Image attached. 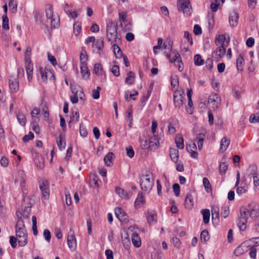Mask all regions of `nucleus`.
Masks as SVG:
<instances>
[{"label":"nucleus","instance_id":"obj_1","mask_svg":"<svg viewBox=\"0 0 259 259\" xmlns=\"http://www.w3.org/2000/svg\"><path fill=\"white\" fill-rule=\"evenodd\" d=\"M154 179L152 174L143 176L141 179L140 186L142 190L149 192L152 189L154 184Z\"/></svg>","mask_w":259,"mask_h":259},{"label":"nucleus","instance_id":"obj_2","mask_svg":"<svg viewBox=\"0 0 259 259\" xmlns=\"http://www.w3.org/2000/svg\"><path fill=\"white\" fill-rule=\"evenodd\" d=\"M56 17L54 15L53 9L52 6H49V8L46 10V17L40 14L39 13H36L35 15V19L37 21H39L42 24H45L46 26V21L48 20H51L53 18Z\"/></svg>","mask_w":259,"mask_h":259},{"label":"nucleus","instance_id":"obj_3","mask_svg":"<svg viewBox=\"0 0 259 259\" xmlns=\"http://www.w3.org/2000/svg\"><path fill=\"white\" fill-rule=\"evenodd\" d=\"M177 7L179 11H182L185 16H189L191 14L192 8L190 0H178Z\"/></svg>","mask_w":259,"mask_h":259},{"label":"nucleus","instance_id":"obj_4","mask_svg":"<svg viewBox=\"0 0 259 259\" xmlns=\"http://www.w3.org/2000/svg\"><path fill=\"white\" fill-rule=\"evenodd\" d=\"M240 212L248 218L250 217L255 219L259 216V208L256 206L248 205L247 207H242L240 208Z\"/></svg>","mask_w":259,"mask_h":259},{"label":"nucleus","instance_id":"obj_5","mask_svg":"<svg viewBox=\"0 0 259 259\" xmlns=\"http://www.w3.org/2000/svg\"><path fill=\"white\" fill-rule=\"evenodd\" d=\"M16 214L18 218L17 222L15 226V232L16 237L20 236L21 235H27V231L25 229V226L24 224V222L21 217H19V214H21V213L19 211L16 212Z\"/></svg>","mask_w":259,"mask_h":259},{"label":"nucleus","instance_id":"obj_6","mask_svg":"<svg viewBox=\"0 0 259 259\" xmlns=\"http://www.w3.org/2000/svg\"><path fill=\"white\" fill-rule=\"evenodd\" d=\"M174 54L175 56L172 58H171V54H167L166 55V57L167 59L169 60V62L171 63H174L175 66L177 68H178V70L180 72H182L184 70V65L182 61V59L180 54L178 52H174Z\"/></svg>","mask_w":259,"mask_h":259},{"label":"nucleus","instance_id":"obj_7","mask_svg":"<svg viewBox=\"0 0 259 259\" xmlns=\"http://www.w3.org/2000/svg\"><path fill=\"white\" fill-rule=\"evenodd\" d=\"M208 103L211 104L213 110H215L221 105V98L218 94H211L208 97Z\"/></svg>","mask_w":259,"mask_h":259},{"label":"nucleus","instance_id":"obj_8","mask_svg":"<svg viewBox=\"0 0 259 259\" xmlns=\"http://www.w3.org/2000/svg\"><path fill=\"white\" fill-rule=\"evenodd\" d=\"M230 41L229 36H226L224 34H221L216 36L214 43L216 46H222L228 47Z\"/></svg>","mask_w":259,"mask_h":259},{"label":"nucleus","instance_id":"obj_9","mask_svg":"<svg viewBox=\"0 0 259 259\" xmlns=\"http://www.w3.org/2000/svg\"><path fill=\"white\" fill-rule=\"evenodd\" d=\"M39 189L41 191L42 195L44 199H48L50 196L49 183L46 180L41 181L39 184Z\"/></svg>","mask_w":259,"mask_h":259},{"label":"nucleus","instance_id":"obj_10","mask_svg":"<svg viewBox=\"0 0 259 259\" xmlns=\"http://www.w3.org/2000/svg\"><path fill=\"white\" fill-rule=\"evenodd\" d=\"M122 29V24L110 21L107 25L106 32H120Z\"/></svg>","mask_w":259,"mask_h":259},{"label":"nucleus","instance_id":"obj_11","mask_svg":"<svg viewBox=\"0 0 259 259\" xmlns=\"http://www.w3.org/2000/svg\"><path fill=\"white\" fill-rule=\"evenodd\" d=\"M9 88L11 92L16 93L19 90V81L16 76H11L9 80Z\"/></svg>","mask_w":259,"mask_h":259},{"label":"nucleus","instance_id":"obj_12","mask_svg":"<svg viewBox=\"0 0 259 259\" xmlns=\"http://www.w3.org/2000/svg\"><path fill=\"white\" fill-rule=\"evenodd\" d=\"M70 86L73 95H76V97L79 98L80 100H83L85 96L82 89L77 84H71Z\"/></svg>","mask_w":259,"mask_h":259},{"label":"nucleus","instance_id":"obj_13","mask_svg":"<svg viewBox=\"0 0 259 259\" xmlns=\"http://www.w3.org/2000/svg\"><path fill=\"white\" fill-rule=\"evenodd\" d=\"M67 243L69 248L71 250H75L76 246V241L75 238L74 232L70 230L67 237Z\"/></svg>","mask_w":259,"mask_h":259},{"label":"nucleus","instance_id":"obj_14","mask_svg":"<svg viewBox=\"0 0 259 259\" xmlns=\"http://www.w3.org/2000/svg\"><path fill=\"white\" fill-rule=\"evenodd\" d=\"M115 214L121 222L127 223L128 222V216L122 208H116Z\"/></svg>","mask_w":259,"mask_h":259},{"label":"nucleus","instance_id":"obj_15","mask_svg":"<svg viewBox=\"0 0 259 259\" xmlns=\"http://www.w3.org/2000/svg\"><path fill=\"white\" fill-rule=\"evenodd\" d=\"M184 97L178 92H175L174 94V102L175 107L179 109L183 104Z\"/></svg>","mask_w":259,"mask_h":259},{"label":"nucleus","instance_id":"obj_16","mask_svg":"<svg viewBox=\"0 0 259 259\" xmlns=\"http://www.w3.org/2000/svg\"><path fill=\"white\" fill-rule=\"evenodd\" d=\"M227 47L222 46H219L212 53V55H215V58L219 59L223 58L226 54Z\"/></svg>","mask_w":259,"mask_h":259},{"label":"nucleus","instance_id":"obj_17","mask_svg":"<svg viewBox=\"0 0 259 259\" xmlns=\"http://www.w3.org/2000/svg\"><path fill=\"white\" fill-rule=\"evenodd\" d=\"M247 218L248 217L246 215L242 214L240 212V217L239 219L238 226L241 231H244L246 229Z\"/></svg>","mask_w":259,"mask_h":259},{"label":"nucleus","instance_id":"obj_18","mask_svg":"<svg viewBox=\"0 0 259 259\" xmlns=\"http://www.w3.org/2000/svg\"><path fill=\"white\" fill-rule=\"evenodd\" d=\"M104 41L103 39L97 40L93 45V48L97 53L100 54L104 48Z\"/></svg>","mask_w":259,"mask_h":259},{"label":"nucleus","instance_id":"obj_19","mask_svg":"<svg viewBox=\"0 0 259 259\" xmlns=\"http://www.w3.org/2000/svg\"><path fill=\"white\" fill-rule=\"evenodd\" d=\"M196 149L197 147L194 143H192L186 146L187 151L191 154V156L194 158H196L198 156V153L194 150Z\"/></svg>","mask_w":259,"mask_h":259},{"label":"nucleus","instance_id":"obj_20","mask_svg":"<svg viewBox=\"0 0 259 259\" xmlns=\"http://www.w3.org/2000/svg\"><path fill=\"white\" fill-rule=\"evenodd\" d=\"M239 16L238 14L236 12H232L229 17V23L232 26H235L237 25L238 21Z\"/></svg>","mask_w":259,"mask_h":259},{"label":"nucleus","instance_id":"obj_21","mask_svg":"<svg viewBox=\"0 0 259 259\" xmlns=\"http://www.w3.org/2000/svg\"><path fill=\"white\" fill-rule=\"evenodd\" d=\"M230 143V139H228L227 137L223 138L221 141L220 151L221 152L225 151L227 149Z\"/></svg>","mask_w":259,"mask_h":259},{"label":"nucleus","instance_id":"obj_22","mask_svg":"<svg viewBox=\"0 0 259 259\" xmlns=\"http://www.w3.org/2000/svg\"><path fill=\"white\" fill-rule=\"evenodd\" d=\"M194 205V201L192 195L190 193L187 194L185 200V207L188 209H190Z\"/></svg>","mask_w":259,"mask_h":259},{"label":"nucleus","instance_id":"obj_23","mask_svg":"<svg viewBox=\"0 0 259 259\" xmlns=\"http://www.w3.org/2000/svg\"><path fill=\"white\" fill-rule=\"evenodd\" d=\"M250 244H249L248 241H245L243 243H242L239 246H238L234 251L235 254L237 256L239 255V254H241L243 252L242 251H246V249L245 248L247 247L248 246H250Z\"/></svg>","mask_w":259,"mask_h":259},{"label":"nucleus","instance_id":"obj_24","mask_svg":"<svg viewBox=\"0 0 259 259\" xmlns=\"http://www.w3.org/2000/svg\"><path fill=\"white\" fill-rule=\"evenodd\" d=\"M169 155L171 160L175 163L177 162L179 160V152L177 149L170 148Z\"/></svg>","mask_w":259,"mask_h":259},{"label":"nucleus","instance_id":"obj_25","mask_svg":"<svg viewBox=\"0 0 259 259\" xmlns=\"http://www.w3.org/2000/svg\"><path fill=\"white\" fill-rule=\"evenodd\" d=\"M145 203L143 199V196L142 192H139L137 198L135 202V206L136 208H140Z\"/></svg>","mask_w":259,"mask_h":259},{"label":"nucleus","instance_id":"obj_26","mask_svg":"<svg viewBox=\"0 0 259 259\" xmlns=\"http://www.w3.org/2000/svg\"><path fill=\"white\" fill-rule=\"evenodd\" d=\"M151 149H155L158 147L159 142L158 140V137L157 135H153L150 139L149 142Z\"/></svg>","mask_w":259,"mask_h":259},{"label":"nucleus","instance_id":"obj_27","mask_svg":"<svg viewBox=\"0 0 259 259\" xmlns=\"http://www.w3.org/2000/svg\"><path fill=\"white\" fill-rule=\"evenodd\" d=\"M257 166L255 164L250 165L247 170V175L251 178L258 174Z\"/></svg>","mask_w":259,"mask_h":259},{"label":"nucleus","instance_id":"obj_28","mask_svg":"<svg viewBox=\"0 0 259 259\" xmlns=\"http://www.w3.org/2000/svg\"><path fill=\"white\" fill-rule=\"evenodd\" d=\"M115 191L117 194L121 198L124 199H128L130 198L129 194L127 192L124 191L123 189L116 187L115 188Z\"/></svg>","mask_w":259,"mask_h":259},{"label":"nucleus","instance_id":"obj_29","mask_svg":"<svg viewBox=\"0 0 259 259\" xmlns=\"http://www.w3.org/2000/svg\"><path fill=\"white\" fill-rule=\"evenodd\" d=\"M81 73L82 78L84 79H87L90 75V72L86 64H83L80 66Z\"/></svg>","mask_w":259,"mask_h":259},{"label":"nucleus","instance_id":"obj_30","mask_svg":"<svg viewBox=\"0 0 259 259\" xmlns=\"http://www.w3.org/2000/svg\"><path fill=\"white\" fill-rule=\"evenodd\" d=\"M175 143L177 147L180 149H183L184 148V139L181 135H178L175 138Z\"/></svg>","mask_w":259,"mask_h":259},{"label":"nucleus","instance_id":"obj_31","mask_svg":"<svg viewBox=\"0 0 259 259\" xmlns=\"http://www.w3.org/2000/svg\"><path fill=\"white\" fill-rule=\"evenodd\" d=\"M112 48H113V52L116 58L120 59L122 57H123V56H124L123 55V54L120 50V48H119V47L118 45H117L116 44H114L112 46Z\"/></svg>","mask_w":259,"mask_h":259},{"label":"nucleus","instance_id":"obj_32","mask_svg":"<svg viewBox=\"0 0 259 259\" xmlns=\"http://www.w3.org/2000/svg\"><path fill=\"white\" fill-rule=\"evenodd\" d=\"M132 241L133 245L136 247H138L141 245V242L140 238L139 237L138 234L136 233H134L132 236Z\"/></svg>","mask_w":259,"mask_h":259},{"label":"nucleus","instance_id":"obj_33","mask_svg":"<svg viewBox=\"0 0 259 259\" xmlns=\"http://www.w3.org/2000/svg\"><path fill=\"white\" fill-rule=\"evenodd\" d=\"M204 137L205 135L203 133L199 134L196 137V140L197 141L199 150H201L202 148Z\"/></svg>","mask_w":259,"mask_h":259},{"label":"nucleus","instance_id":"obj_34","mask_svg":"<svg viewBox=\"0 0 259 259\" xmlns=\"http://www.w3.org/2000/svg\"><path fill=\"white\" fill-rule=\"evenodd\" d=\"M114 154L112 152H109L104 157V161L105 164L107 166H110L112 163V159Z\"/></svg>","mask_w":259,"mask_h":259},{"label":"nucleus","instance_id":"obj_35","mask_svg":"<svg viewBox=\"0 0 259 259\" xmlns=\"http://www.w3.org/2000/svg\"><path fill=\"white\" fill-rule=\"evenodd\" d=\"M135 78V73L132 71H130L127 75V77L125 79V82L129 85H132L134 82Z\"/></svg>","mask_w":259,"mask_h":259},{"label":"nucleus","instance_id":"obj_36","mask_svg":"<svg viewBox=\"0 0 259 259\" xmlns=\"http://www.w3.org/2000/svg\"><path fill=\"white\" fill-rule=\"evenodd\" d=\"M201 213L203 215V221L204 224H207L209 222L210 211L208 209H202Z\"/></svg>","mask_w":259,"mask_h":259},{"label":"nucleus","instance_id":"obj_37","mask_svg":"<svg viewBox=\"0 0 259 259\" xmlns=\"http://www.w3.org/2000/svg\"><path fill=\"white\" fill-rule=\"evenodd\" d=\"M40 71L41 78L44 81H46L48 79L49 76L54 77V74L49 70H43L42 68H40Z\"/></svg>","mask_w":259,"mask_h":259},{"label":"nucleus","instance_id":"obj_38","mask_svg":"<svg viewBox=\"0 0 259 259\" xmlns=\"http://www.w3.org/2000/svg\"><path fill=\"white\" fill-rule=\"evenodd\" d=\"M211 215L212 219H219L220 218V210L219 208L217 205H213L211 207Z\"/></svg>","mask_w":259,"mask_h":259},{"label":"nucleus","instance_id":"obj_39","mask_svg":"<svg viewBox=\"0 0 259 259\" xmlns=\"http://www.w3.org/2000/svg\"><path fill=\"white\" fill-rule=\"evenodd\" d=\"M26 70L27 74V79L30 81L32 79L33 65L26 64Z\"/></svg>","mask_w":259,"mask_h":259},{"label":"nucleus","instance_id":"obj_40","mask_svg":"<svg viewBox=\"0 0 259 259\" xmlns=\"http://www.w3.org/2000/svg\"><path fill=\"white\" fill-rule=\"evenodd\" d=\"M16 238L18 240V244L20 246H24L27 243V235L18 236L16 237Z\"/></svg>","mask_w":259,"mask_h":259},{"label":"nucleus","instance_id":"obj_41","mask_svg":"<svg viewBox=\"0 0 259 259\" xmlns=\"http://www.w3.org/2000/svg\"><path fill=\"white\" fill-rule=\"evenodd\" d=\"M50 21L51 28H58L60 26V19L58 16H56Z\"/></svg>","mask_w":259,"mask_h":259},{"label":"nucleus","instance_id":"obj_42","mask_svg":"<svg viewBox=\"0 0 259 259\" xmlns=\"http://www.w3.org/2000/svg\"><path fill=\"white\" fill-rule=\"evenodd\" d=\"M17 118L18 122L21 125L24 126L25 125L26 120V117L22 112H18L17 113Z\"/></svg>","mask_w":259,"mask_h":259},{"label":"nucleus","instance_id":"obj_43","mask_svg":"<svg viewBox=\"0 0 259 259\" xmlns=\"http://www.w3.org/2000/svg\"><path fill=\"white\" fill-rule=\"evenodd\" d=\"M157 215L154 213H148L147 214V222L149 224L155 223L156 222Z\"/></svg>","mask_w":259,"mask_h":259},{"label":"nucleus","instance_id":"obj_44","mask_svg":"<svg viewBox=\"0 0 259 259\" xmlns=\"http://www.w3.org/2000/svg\"><path fill=\"white\" fill-rule=\"evenodd\" d=\"M244 63V60L243 58L240 56L236 60V66L237 68V69L240 71H242L243 70V65Z\"/></svg>","mask_w":259,"mask_h":259},{"label":"nucleus","instance_id":"obj_45","mask_svg":"<svg viewBox=\"0 0 259 259\" xmlns=\"http://www.w3.org/2000/svg\"><path fill=\"white\" fill-rule=\"evenodd\" d=\"M194 62L196 66H201L204 64V62L201 55L197 54L194 56Z\"/></svg>","mask_w":259,"mask_h":259},{"label":"nucleus","instance_id":"obj_46","mask_svg":"<svg viewBox=\"0 0 259 259\" xmlns=\"http://www.w3.org/2000/svg\"><path fill=\"white\" fill-rule=\"evenodd\" d=\"M9 7L10 11L13 13H16L17 10V5L14 0H11L9 3Z\"/></svg>","mask_w":259,"mask_h":259},{"label":"nucleus","instance_id":"obj_47","mask_svg":"<svg viewBox=\"0 0 259 259\" xmlns=\"http://www.w3.org/2000/svg\"><path fill=\"white\" fill-rule=\"evenodd\" d=\"M59 140H57V145L59 149L62 150L65 149L66 143L61 135H59Z\"/></svg>","mask_w":259,"mask_h":259},{"label":"nucleus","instance_id":"obj_48","mask_svg":"<svg viewBox=\"0 0 259 259\" xmlns=\"http://www.w3.org/2000/svg\"><path fill=\"white\" fill-rule=\"evenodd\" d=\"M250 123H256L259 122V112L255 114H252L250 115L249 119Z\"/></svg>","mask_w":259,"mask_h":259},{"label":"nucleus","instance_id":"obj_49","mask_svg":"<svg viewBox=\"0 0 259 259\" xmlns=\"http://www.w3.org/2000/svg\"><path fill=\"white\" fill-rule=\"evenodd\" d=\"M200 239L202 242H206L209 239V233L207 230H203L200 234Z\"/></svg>","mask_w":259,"mask_h":259},{"label":"nucleus","instance_id":"obj_50","mask_svg":"<svg viewBox=\"0 0 259 259\" xmlns=\"http://www.w3.org/2000/svg\"><path fill=\"white\" fill-rule=\"evenodd\" d=\"M102 67L100 64L96 63L94 65V72L98 75L102 74Z\"/></svg>","mask_w":259,"mask_h":259},{"label":"nucleus","instance_id":"obj_51","mask_svg":"<svg viewBox=\"0 0 259 259\" xmlns=\"http://www.w3.org/2000/svg\"><path fill=\"white\" fill-rule=\"evenodd\" d=\"M101 88L100 87H97L96 89L92 90V97L94 99H98L100 97V91Z\"/></svg>","mask_w":259,"mask_h":259},{"label":"nucleus","instance_id":"obj_52","mask_svg":"<svg viewBox=\"0 0 259 259\" xmlns=\"http://www.w3.org/2000/svg\"><path fill=\"white\" fill-rule=\"evenodd\" d=\"M3 28L5 30L9 29V19L6 15L3 16Z\"/></svg>","mask_w":259,"mask_h":259},{"label":"nucleus","instance_id":"obj_53","mask_svg":"<svg viewBox=\"0 0 259 259\" xmlns=\"http://www.w3.org/2000/svg\"><path fill=\"white\" fill-rule=\"evenodd\" d=\"M39 114V109L37 108H35L33 109L31 113V116L33 118H34V121H37L39 120V118L38 117L36 116Z\"/></svg>","mask_w":259,"mask_h":259},{"label":"nucleus","instance_id":"obj_54","mask_svg":"<svg viewBox=\"0 0 259 259\" xmlns=\"http://www.w3.org/2000/svg\"><path fill=\"white\" fill-rule=\"evenodd\" d=\"M228 169V165L225 162H221L220 165L219 171L221 174H225Z\"/></svg>","mask_w":259,"mask_h":259},{"label":"nucleus","instance_id":"obj_55","mask_svg":"<svg viewBox=\"0 0 259 259\" xmlns=\"http://www.w3.org/2000/svg\"><path fill=\"white\" fill-rule=\"evenodd\" d=\"M31 211V207H25L24 210L22 211V215L24 218L28 219L29 217V214Z\"/></svg>","mask_w":259,"mask_h":259},{"label":"nucleus","instance_id":"obj_56","mask_svg":"<svg viewBox=\"0 0 259 259\" xmlns=\"http://www.w3.org/2000/svg\"><path fill=\"white\" fill-rule=\"evenodd\" d=\"M44 236L48 242H50L51 238V232L48 229H45L43 232Z\"/></svg>","mask_w":259,"mask_h":259},{"label":"nucleus","instance_id":"obj_57","mask_svg":"<svg viewBox=\"0 0 259 259\" xmlns=\"http://www.w3.org/2000/svg\"><path fill=\"white\" fill-rule=\"evenodd\" d=\"M111 71L115 76H118L120 75L119 67L118 65H113L111 68Z\"/></svg>","mask_w":259,"mask_h":259},{"label":"nucleus","instance_id":"obj_58","mask_svg":"<svg viewBox=\"0 0 259 259\" xmlns=\"http://www.w3.org/2000/svg\"><path fill=\"white\" fill-rule=\"evenodd\" d=\"M35 164L37 167L39 169H42L44 167V161L42 157L38 158L37 160L35 161Z\"/></svg>","mask_w":259,"mask_h":259},{"label":"nucleus","instance_id":"obj_59","mask_svg":"<svg viewBox=\"0 0 259 259\" xmlns=\"http://www.w3.org/2000/svg\"><path fill=\"white\" fill-rule=\"evenodd\" d=\"M90 182L93 183L95 186L99 187L98 178L97 176L93 175L90 177Z\"/></svg>","mask_w":259,"mask_h":259},{"label":"nucleus","instance_id":"obj_60","mask_svg":"<svg viewBox=\"0 0 259 259\" xmlns=\"http://www.w3.org/2000/svg\"><path fill=\"white\" fill-rule=\"evenodd\" d=\"M80 60L81 65H83V64H86L85 62L88 60V56L85 52H81L80 55Z\"/></svg>","mask_w":259,"mask_h":259},{"label":"nucleus","instance_id":"obj_61","mask_svg":"<svg viewBox=\"0 0 259 259\" xmlns=\"http://www.w3.org/2000/svg\"><path fill=\"white\" fill-rule=\"evenodd\" d=\"M33 138V134L32 132H30L28 135H26L24 136V137L23 138V141H24V142L26 143L28 142L30 140L32 139Z\"/></svg>","mask_w":259,"mask_h":259},{"label":"nucleus","instance_id":"obj_62","mask_svg":"<svg viewBox=\"0 0 259 259\" xmlns=\"http://www.w3.org/2000/svg\"><path fill=\"white\" fill-rule=\"evenodd\" d=\"M173 190L176 196H179L180 195V187L178 184L175 183L173 185Z\"/></svg>","mask_w":259,"mask_h":259},{"label":"nucleus","instance_id":"obj_63","mask_svg":"<svg viewBox=\"0 0 259 259\" xmlns=\"http://www.w3.org/2000/svg\"><path fill=\"white\" fill-rule=\"evenodd\" d=\"M203 184L205 189H211V184L207 178L203 179Z\"/></svg>","mask_w":259,"mask_h":259},{"label":"nucleus","instance_id":"obj_64","mask_svg":"<svg viewBox=\"0 0 259 259\" xmlns=\"http://www.w3.org/2000/svg\"><path fill=\"white\" fill-rule=\"evenodd\" d=\"M126 155L130 157V158H133L134 156L135 152L134 151L132 147H129L126 148Z\"/></svg>","mask_w":259,"mask_h":259}]
</instances>
